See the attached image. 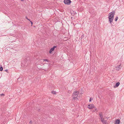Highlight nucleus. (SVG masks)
Wrapping results in <instances>:
<instances>
[{
    "label": "nucleus",
    "instance_id": "f257e3e1",
    "mask_svg": "<svg viewBox=\"0 0 124 124\" xmlns=\"http://www.w3.org/2000/svg\"><path fill=\"white\" fill-rule=\"evenodd\" d=\"M109 16L108 19L109 21V23L112 25L111 22L113 21L114 19V15L115 14V11H112L111 13H109Z\"/></svg>",
    "mask_w": 124,
    "mask_h": 124
},
{
    "label": "nucleus",
    "instance_id": "f03ea898",
    "mask_svg": "<svg viewBox=\"0 0 124 124\" xmlns=\"http://www.w3.org/2000/svg\"><path fill=\"white\" fill-rule=\"evenodd\" d=\"M63 2L65 4L69 5L70 4L71 1L70 0H64Z\"/></svg>",
    "mask_w": 124,
    "mask_h": 124
},
{
    "label": "nucleus",
    "instance_id": "7ed1b4c3",
    "mask_svg": "<svg viewBox=\"0 0 124 124\" xmlns=\"http://www.w3.org/2000/svg\"><path fill=\"white\" fill-rule=\"evenodd\" d=\"M78 93H73L72 95V97L73 99L74 100L77 99L78 100V99L77 98L78 94Z\"/></svg>",
    "mask_w": 124,
    "mask_h": 124
},
{
    "label": "nucleus",
    "instance_id": "20e7f679",
    "mask_svg": "<svg viewBox=\"0 0 124 124\" xmlns=\"http://www.w3.org/2000/svg\"><path fill=\"white\" fill-rule=\"evenodd\" d=\"M57 47V46H54L49 51V53L50 54H51L52 52L54 50L55 48Z\"/></svg>",
    "mask_w": 124,
    "mask_h": 124
},
{
    "label": "nucleus",
    "instance_id": "39448f33",
    "mask_svg": "<svg viewBox=\"0 0 124 124\" xmlns=\"http://www.w3.org/2000/svg\"><path fill=\"white\" fill-rule=\"evenodd\" d=\"M94 107V105L93 104H89L88 105V108L89 109H92Z\"/></svg>",
    "mask_w": 124,
    "mask_h": 124
},
{
    "label": "nucleus",
    "instance_id": "423d86ee",
    "mask_svg": "<svg viewBox=\"0 0 124 124\" xmlns=\"http://www.w3.org/2000/svg\"><path fill=\"white\" fill-rule=\"evenodd\" d=\"M101 120L103 123V124H108V123L107 121L106 120H105L104 118H103L101 119Z\"/></svg>",
    "mask_w": 124,
    "mask_h": 124
},
{
    "label": "nucleus",
    "instance_id": "0eeeda50",
    "mask_svg": "<svg viewBox=\"0 0 124 124\" xmlns=\"http://www.w3.org/2000/svg\"><path fill=\"white\" fill-rule=\"evenodd\" d=\"M120 84V83L119 82H117L116 83L115 85L114 86V88L117 87Z\"/></svg>",
    "mask_w": 124,
    "mask_h": 124
},
{
    "label": "nucleus",
    "instance_id": "6e6552de",
    "mask_svg": "<svg viewBox=\"0 0 124 124\" xmlns=\"http://www.w3.org/2000/svg\"><path fill=\"white\" fill-rule=\"evenodd\" d=\"M116 70H119L121 68V66L120 65H119L116 67Z\"/></svg>",
    "mask_w": 124,
    "mask_h": 124
},
{
    "label": "nucleus",
    "instance_id": "1a4fd4ad",
    "mask_svg": "<svg viewBox=\"0 0 124 124\" xmlns=\"http://www.w3.org/2000/svg\"><path fill=\"white\" fill-rule=\"evenodd\" d=\"M120 123V120L119 119H117L115 121V124H119Z\"/></svg>",
    "mask_w": 124,
    "mask_h": 124
},
{
    "label": "nucleus",
    "instance_id": "9d476101",
    "mask_svg": "<svg viewBox=\"0 0 124 124\" xmlns=\"http://www.w3.org/2000/svg\"><path fill=\"white\" fill-rule=\"evenodd\" d=\"M99 115L100 116L101 118V119H102L103 118V116L102 115V112H100L99 113Z\"/></svg>",
    "mask_w": 124,
    "mask_h": 124
},
{
    "label": "nucleus",
    "instance_id": "9b49d317",
    "mask_svg": "<svg viewBox=\"0 0 124 124\" xmlns=\"http://www.w3.org/2000/svg\"><path fill=\"white\" fill-rule=\"evenodd\" d=\"M22 64L23 65H24V67H27V65H28V64H27V63L26 62V63H25V64L24 65V64H23V62H22Z\"/></svg>",
    "mask_w": 124,
    "mask_h": 124
},
{
    "label": "nucleus",
    "instance_id": "f8f14e48",
    "mask_svg": "<svg viewBox=\"0 0 124 124\" xmlns=\"http://www.w3.org/2000/svg\"><path fill=\"white\" fill-rule=\"evenodd\" d=\"M92 111L93 112H95V111L98 112V110L96 108H95L94 109L92 110Z\"/></svg>",
    "mask_w": 124,
    "mask_h": 124
},
{
    "label": "nucleus",
    "instance_id": "ddd939ff",
    "mask_svg": "<svg viewBox=\"0 0 124 124\" xmlns=\"http://www.w3.org/2000/svg\"><path fill=\"white\" fill-rule=\"evenodd\" d=\"M80 93V91L79 92L78 91H74V92H73V93Z\"/></svg>",
    "mask_w": 124,
    "mask_h": 124
},
{
    "label": "nucleus",
    "instance_id": "4468645a",
    "mask_svg": "<svg viewBox=\"0 0 124 124\" xmlns=\"http://www.w3.org/2000/svg\"><path fill=\"white\" fill-rule=\"evenodd\" d=\"M1 67L0 66V71H1L3 70V68L1 66Z\"/></svg>",
    "mask_w": 124,
    "mask_h": 124
},
{
    "label": "nucleus",
    "instance_id": "2eb2a0df",
    "mask_svg": "<svg viewBox=\"0 0 124 124\" xmlns=\"http://www.w3.org/2000/svg\"><path fill=\"white\" fill-rule=\"evenodd\" d=\"M118 18V17H117V16L116 17L115 19V21H117V20Z\"/></svg>",
    "mask_w": 124,
    "mask_h": 124
},
{
    "label": "nucleus",
    "instance_id": "dca6fc26",
    "mask_svg": "<svg viewBox=\"0 0 124 124\" xmlns=\"http://www.w3.org/2000/svg\"><path fill=\"white\" fill-rule=\"evenodd\" d=\"M44 61H46L47 62H49V61H48V60H47V59H44Z\"/></svg>",
    "mask_w": 124,
    "mask_h": 124
},
{
    "label": "nucleus",
    "instance_id": "f3484780",
    "mask_svg": "<svg viewBox=\"0 0 124 124\" xmlns=\"http://www.w3.org/2000/svg\"><path fill=\"white\" fill-rule=\"evenodd\" d=\"M84 37V35L83 34V35L81 37V39H82Z\"/></svg>",
    "mask_w": 124,
    "mask_h": 124
},
{
    "label": "nucleus",
    "instance_id": "a211bd4d",
    "mask_svg": "<svg viewBox=\"0 0 124 124\" xmlns=\"http://www.w3.org/2000/svg\"><path fill=\"white\" fill-rule=\"evenodd\" d=\"M93 100V99L92 98H90L89 100V102H90L91 101V100Z\"/></svg>",
    "mask_w": 124,
    "mask_h": 124
},
{
    "label": "nucleus",
    "instance_id": "6ab92c4d",
    "mask_svg": "<svg viewBox=\"0 0 124 124\" xmlns=\"http://www.w3.org/2000/svg\"><path fill=\"white\" fill-rule=\"evenodd\" d=\"M4 93H1L0 94L1 96H4Z\"/></svg>",
    "mask_w": 124,
    "mask_h": 124
},
{
    "label": "nucleus",
    "instance_id": "aec40b11",
    "mask_svg": "<svg viewBox=\"0 0 124 124\" xmlns=\"http://www.w3.org/2000/svg\"><path fill=\"white\" fill-rule=\"evenodd\" d=\"M4 71H6L7 72H8V70H4Z\"/></svg>",
    "mask_w": 124,
    "mask_h": 124
},
{
    "label": "nucleus",
    "instance_id": "412c9836",
    "mask_svg": "<svg viewBox=\"0 0 124 124\" xmlns=\"http://www.w3.org/2000/svg\"><path fill=\"white\" fill-rule=\"evenodd\" d=\"M30 22L31 23V24L32 25L33 24V23L31 21H30Z\"/></svg>",
    "mask_w": 124,
    "mask_h": 124
},
{
    "label": "nucleus",
    "instance_id": "4be33fe9",
    "mask_svg": "<svg viewBox=\"0 0 124 124\" xmlns=\"http://www.w3.org/2000/svg\"><path fill=\"white\" fill-rule=\"evenodd\" d=\"M83 91V90H82V89H81L80 91V92L81 93L82 92V91Z\"/></svg>",
    "mask_w": 124,
    "mask_h": 124
},
{
    "label": "nucleus",
    "instance_id": "5701e85b",
    "mask_svg": "<svg viewBox=\"0 0 124 124\" xmlns=\"http://www.w3.org/2000/svg\"><path fill=\"white\" fill-rule=\"evenodd\" d=\"M29 123H32V122L31 121H30V122Z\"/></svg>",
    "mask_w": 124,
    "mask_h": 124
},
{
    "label": "nucleus",
    "instance_id": "b1692460",
    "mask_svg": "<svg viewBox=\"0 0 124 124\" xmlns=\"http://www.w3.org/2000/svg\"><path fill=\"white\" fill-rule=\"evenodd\" d=\"M27 20H28L29 21H30V20L28 18H27Z\"/></svg>",
    "mask_w": 124,
    "mask_h": 124
},
{
    "label": "nucleus",
    "instance_id": "393cba45",
    "mask_svg": "<svg viewBox=\"0 0 124 124\" xmlns=\"http://www.w3.org/2000/svg\"><path fill=\"white\" fill-rule=\"evenodd\" d=\"M25 18H26V19H27V18H28L27 17V16H26V17H25Z\"/></svg>",
    "mask_w": 124,
    "mask_h": 124
},
{
    "label": "nucleus",
    "instance_id": "a878e982",
    "mask_svg": "<svg viewBox=\"0 0 124 124\" xmlns=\"http://www.w3.org/2000/svg\"><path fill=\"white\" fill-rule=\"evenodd\" d=\"M51 93H54V92H53V91H52Z\"/></svg>",
    "mask_w": 124,
    "mask_h": 124
},
{
    "label": "nucleus",
    "instance_id": "bb28decb",
    "mask_svg": "<svg viewBox=\"0 0 124 124\" xmlns=\"http://www.w3.org/2000/svg\"><path fill=\"white\" fill-rule=\"evenodd\" d=\"M21 1H23L24 0H21Z\"/></svg>",
    "mask_w": 124,
    "mask_h": 124
},
{
    "label": "nucleus",
    "instance_id": "cd10ccee",
    "mask_svg": "<svg viewBox=\"0 0 124 124\" xmlns=\"http://www.w3.org/2000/svg\"><path fill=\"white\" fill-rule=\"evenodd\" d=\"M54 94H56V93H54Z\"/></svg>",
    "mask_w": 124,
    "mask_h": 124
}]
</instances>
